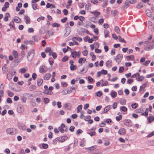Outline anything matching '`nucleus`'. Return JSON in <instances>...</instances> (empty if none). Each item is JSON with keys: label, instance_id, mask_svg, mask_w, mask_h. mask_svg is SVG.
Wrapping results in <instances>:
<instances>
[{"label": "nucleus", "instance_id": "1", "mask_svg": "<svg viewBox=\"0 0 154 154\" xmlns=\"http://www.w3.org/2000/svg\"><path fill=\"white\" fill-rule=\"evenodd\" d=\"M136 2V0H127L125 1L124 5L122 7L121 9L125 10L129 7L130 4L135 3Z\"/></svg>", "mask_w": 154, "mask_h": 154}, {"label": "nucleus", "instance_id": "2", "mask_svg": "<svg viewBox=\"0 0 154 154\" xmlns=\"http://www.w3.org/2000/svg\"><path fill=\"white\" fill-rule=\"evenodd\" d=\"M34 56L33 50H30L27 56L28 60L29 61H31L33 59Z\"/></svg>", "mask_w": 154, "mask_h": 154}, {"label": "nucleus", "instance_id": "3", "mask_svg": "<svg viewBox=\"0 0 154 154\" xmlns=\"http://www.w3.org/2000/svg\"><path fill=\"white\" fill-rule=\"evenodd\" d=\"M58 129L59 131L62 133H64L65 131H68L67 128L63 124H61L60 126L58 128Z\"/></svg>", "mask_w": 154, "mask_h": 154}, {"label": "nucleus", "instance_id": "4", "mask_svg": "<svg viewBox=\"0 0 154 154\" xmlns=\"http://www.w3.org/2000/svg\"><path fill=\"white\" fill-rule=\"evenodd\" d=\"M80 52H77L76 51H74L71 53L72 57L74 58H75L76 57H79L80 56Z\"/></svg>", "mask_w": 154, "mask_h": 154}, {"label": "nucleus", "instance_id": "5", "mask_svg": "<svg viewBox=\"0 0 154 154\" xmlns=\"http://www.w3.org/2000/svg\"><path fill=\"white\" fill-rule=\"evenodd\" d=\"M122 55L121 54L118 55L116 57V60L119 64L121 61L122 58Z\"/></svg>", "mask_w": 154, "mask_h": 154}, {"label": "nucleus", "instance_id": "6", "mask_svg": "<svg viewBox=\"0 0 154 154\" xmlns=\"http://www.w3.org/2000/svg\"><path fill=\"white\" fill-rule=\"evenodd\" d=\"M124 125L128 126H132V122L129 119H125L123 122Z\"/></svg>", "mask_w": 154, "mask_h": 154}, {"label": "nucleus", "instance_id": "7", "mask_svg": "<svg viewBox=\"0 0 154 154\" xmlns=\"http://www.w3.org/2000/svg\"><path fill=\"white\" fill-rule=\"evenodd\" d=\"M65 30L66 31V32L64 34V36L65 37H66L69 35V34H70V32H71L70 29V27H66L65 28Z\"/></svg>", "mask_w": 154, "mask_h": 154}, {"label": "nucleus", "instance_id": "8", "mask_svg": "<svg viewBox=\"0 0 154 154\" xmlns=\"http://www.w3.org/2000/svg\"><path fill=\"white\" fill-rule=\"evenodd\" d=\"M43 93L48 95H51L53 94V93L52 91L48 90V89L47 90H44Z\"/></svg>", "mask_w": 154, "mask_h": 154}, {"label": "nucleus", "instance_id": "9", "mask_svg": "<svg viewBox=\"0 0 154 154\" xmlns=\"http://www.w3.org/2000/svg\"><path fill=\"white\" fill-rule=\"evenodd\" d=\"M111 108V106H108L105 107L104 109V110L102 112L103 113H105L107 112Z\"/></svg>", "mask_w": 154, "mask_h": 154}, {"label": "nucleus", "instance_id": "10", "mask_svg": "<svg viewBox=\"0 0 154 154\" xmlns=\"http://www.w3.org/2000/svg\"><path fill=\"white\" fill-rule=\"evenodd\" d=\"M24 18L26 20V23L27 24H29L30 23V19L27 15L24 16Z\"/></svg>", "mask_w": 154, "mask_h": 154}, {"label": "nucleus", "instance_id": "11", "mask_svg": "<svg viewBox=\"0 0 154 154\" xmlns=\"http://www.w3.org/2000/svg\"><path fill=\"white\" fill-rule=\"evenodd\" d=\"M154 48V45H149L148 47L144 48V50L146 51H149Z\"/></svg>", "mask_w": 154, "mask_h": 154}, {"label": "nucleus", "instance_id": "12", "mask_svg": "<svg viewBox=\"0 0 154 154\" xmlns=\"http://www.w3.org/2000/svg\"><path fill=\"white\" fill-rule=\"evenodd\" d=\"M15 22L17 23H21V21L20 19L17 17H14V18L12 20Z\"/></svg>", "mask_w": 154, "mask_h": 154}, {"label": "nucleus", "instance_id": "13", "mask_svg": "<svg viewBox=\"0 0 154 154\" xmlns=\"http://www.w3.org/2000/svg\"><path fill=\"white\" fill-rule=\"evenodd\" d=\"M13 129L12 128H7L6 130L7 133L10 135H12L13 132Z\"/></svg>", "mask_w": 154, "mask_h": 154}, {"label": "nucleus", "instance_id": "14", "mask_svg": "<svg viewBox=\"0 0 154 154\" xmlns=\"http://www.w3.org/2000/svg\"><path fill=\"white\" fill-rule=\"evenodd\" d=\"M118 133L119 134H125V129L124 128H122L119 130Z\"/></svg>", "mask_w": 154, "mask_h": 154}, {"label": "nucleus", "instance_id": "15", "mask_svg": "<svg viewBox=\"0 0 154 154\" xmlns=\"http://www.w3.org/2000/svg\"><path fill=\"white\" fill-rule=\"evenodd\" d=\"M112 61L111 60H108L106 63V66L108 67H110L112 66Z\"/></svg>", "mask_w": 154, "mask_h": 154}, {"label": "nucleus", "instance_id": "16", "mask_svg": "<svg viewBox=\"0 0 154 154\" xmlns=\"http://www.w3.org/2000/svg\"><path fill=\"white\" fill-rule=\"evenodd\" d=\"M45 67L44 66H42L40 67L39 72H40L44 73L46 72V71L45 69Z\"/></svg>", "mask_w": 154, "mask_h": 154}, {"label": "nucleus", "instance_id": "17", "mask_svg": "<svg viewBox=\"0 0 154 154\" xmlns=\"http://www.w3.org/2000/svg\"><path fill=\"white\" fill-rule=\"evenodd\" d=\"M2 70L3 72L4 73H7L8 71V68L5 65H4L2 67Z\"/></svg>", "mask_w": 154, "mask_h": 154}, {"label": "nucleus", "instance_id": "18", "mask_svg": "<svg viewBox=\"0 0 154 154\" xmlns=\"http://www.w3.org/2000/svg\"><path fill=\"white\" fill-rule=\"evenodd\" d=\"M147 120L149 123H151L154 120V116H149L147 118Z\"/></svg>", "mask_w": 154, "mask_h": 154}, {"label": "nucleus", "instance_id": "19", "mask_svg": "<svg viewBox=\"0 0 154 154\" xmlns=\"http://www.w3.org/2000/svg\"><path fill=\"white\" fill-rule=\"evenodd\" d=\"M72 40L73 41H75L76 40L79 41L81 42L82 41V39L79 37H73L72 38Z\"/></svg>", "mask_w": 154, "mask_h": 154}, {"label": "nucleus", "instance_id": "20", "mask_svg": "<svg viewBox=\"0 0 154 154\" xmlns=\"http://www.w3.org/2000/svg\"><path fill=\"white\" fill-rule=\"evenodd\" d=\"M9 26L11 28H12L13 29H15L14 24L13 20H12L11 22L9 24Z\"/></svg>", "mask_w": 154, "mask_h": 154}, {"label": "nucleus", "instance_id": "21", "mask_svg": "<svg viewBox=\"0 0 154 154\" xmlns=\"http://www.w3.org/2000/svg\"><path fill=\"white\" fill-rule=\"evenodd\" d=\"M51 76V75L50 73L47 74L44 77V79L45 80H48L50 78Z\"/></svg>", "mask_w": 154, "mask_h": 154}, {"label": "nucleus", "instance_id": "22", "mask_svg": "<svg viewBox=\"0 0 154 154\" xmlns=\"http://www.w3.org/2000/svg\"><path fill=\"white\" fill-rule=\"evenodd\" d=\"M126 59L128 61H129L130 60H134V56L130 55L126 57Z\"/></svg>", "mask_w": 154, "mask_h": 154}, {"label": "nucleus", "instance_id": "23", "mask_svg": "<svg viewBox=\"0 0 154 154\" xmlns=\"http://www.w3.org/2000/svg\"><path fill=\"white\" fill-rule=\"evenodd\" d=\"M43 82V80L42 79H38L37 81V85L38 86L41 85Z\"/></svg>", "mask_w": 154, "mask_h": 154}, {"label": "nucleus", "instance_id": "24", "mask_svg": "<svg viewBox=\"0 0 154 154\" xmlns=\"http://www.w3.org/2000/svg\"><path fill=\"white\" fill-rule=\"evenodd\" d=\"M146 14L147 16L151 17L152 15V12L149 10H146Z\"/></svg>", "mask_w": 154, "mask_h": 154}, {"label": "nucleus", "instance_id": "25", "mask_svg": "<svg viewBox=\"0 0 154 154\" xmlns=\"http://www.w3.org/2000/svg\"><path fill=\"white\" fill-rule=\"evenodd\" d=\"M90 13L91 14H93L96 17H97L100 14V12L97 11L91 12Z\"/></svg>", "mask_w": 154, "mask_h": 154}, {"label": "nucleus", "instance_id": "26", "mask_svg": "<svg viewBox=\"0 0 154 154\" xmlns=\"http://www.w3.org/2000/svg\"><path fill=\"white\" fill-rule=\"evenodd\" d=\"M13 55L15 58H16L18 56V53L15 50H14L12 52Z\"/></svg>", "mask_w": 154, "mask_h": 154}, {"label": "nucleus", "instance_id": "27", "mask_svg": "<svg viewBox=\"0 0 154 154\" xmlns=\"http://www.w3.org/2000/svg\"><path fill=\"white\" fill-rule=\"evenodd\" d=\"M6 16L4 18V20L5 21H7L8 20V17H10V15L9 13H6L5 14Z\"/></svg>", "mask_w": 154, "mask_h": 154}, {"label": "nucleus", "instance_id": "28", "mask_svg": "<svg viewBox=\"0 0 154 154\" xmlns=\"http://www.w3.org/2000/svg\"><path fill=\"white\" fill-rule=\"evenodd\" d=\"M64 106L67 109H69L70 108L71 105L69 103H65L64 105Z\"/></svg>", "mask_w": 154, "mask_h": 154}, {"label": "nucleus", "instance_id": "29", "mask_svg": "<svg viewBox=\"0 0 154 154\" xmlns=\"http://www.w3.org/2000/svg\"><path fill=\"white\" fill-rule=\"evenodd\" d=\"M82 105H79L77 108V112H80L82 109Z\"/></svg>", "mask_w": 154, "mask_h": 154}, {"label": "nucleus", "instance_id": "30", "mask_svg": "<svg viewBox=\"0 0 154 154\" xmlns=\"http://www.w3.org/2000/svg\"><path fill=\"white\" fill-rule=\"evenodd\" d=\"M104 36L105 38H106L109 36V34L108 30H105L104 31Z\"/></svg>", "mask_w": 154, "mask_h": 154}, {"label": "nucleus", "instance_id": "31", "mask_svg": "<svg viewBox=\"0 0 154 154\" xmlns=\"http://www.w3.org/2000/svg\"><path fill=\"white\" fill-rule=\"evenodd\" d=\"M36 88V86L34 85H32L30 86L29 89V90L32 91L35 90Z\"/></svg>", "mask_w": 154, "mask_h": 154}, {"label": "nucleus", "instance_id": "32", "mask_svg": "<svg viewBox=\"0 0 154 154\" xmlns=\"http://www.w3.org/2000/svg\"><path fill=\"white\" fill-rule=\"evenodd\" d=\"M68 137L67 136H62L61 137V140H60V141L61 142H63V141H64Z\"/></svg>", "mask_w": 154, "mask_h": 154}, {"label": "nucleus", "instance_id": "33", "mask_svg": "<svg viewBox=\"0 0 154 154\" xmlns=\"http://www.w3.org/2000/svg\"><path fill=\"white\" fill-rule=\"evenodd\" d=\"M115 30L117 33L118 34L120 33V30L118 26H116L115 27Z\"/></svg>", "mask_w": 154, "mask_h": 154}, {"label": "nucleus", "instance_id": "34", "mask_svg": "<svg viewBox=\"0 0 154 154\" xmlns=\"http://www.w3.org/2000/svg\"><path fill=\"white\" fill-rule=\"evenodd\" d=\"M26 71V70L24 68H21L19 70V72L21 73H25Z\"/></svg>", "mask_w": 154, "mask_h": 154}, {"label": "nucleus", "instance_id": "35", "mask_svg": "<svg viewBox=\"0 0 154 154\" xmlns=\"http://www.w3.org/2000/svg\"><path fill=\"white\" fill-rule=\"evenodd\" d=\"M52 26L53 27H58L60 26V25L59 23H54L52 24Z\"/></svg>", "mask_w": 154, "mask_h": 154}, {"label": "nucleus", "instance_id": "36", "mask_svg": "<svg viewBox=\"0 0 154 154\" xmlns=\"http://www.w3.org/2000/svg\"><path fill=\"white\" fill-rule=\"evenodd\" d=\"M32 6L34 10H35L37 8V5L36 3H32Z\"/></svg>", "mask_w": 154, "mask_h": 154}, {"label": "nucleus", "instance_id": "37", "mask_svg": "<svg viewBox=\"0 0 154 154\" xmlns=\"http://www.w3.org/2000/svg\"><path fill=\"white\" fill-rule=\"evenodd\" d=\"M120 103L122 105H125L126 103V101L125 99H122L120 100Z\"/></svg>", "mask_w": 154, "mask_h": 154}, {"label": "nucleus", "instance_id": "38", "mask_svg": "<svg viewBox=\"0 0 154 154\" xmlns=\"http://www.w3.org/2000/svg\"><path fill=\"white\" fill-rule=\"evenodd\" d=\"M117 95V93L115 91H114L112 92L111 94V96L113 98H115L116 97Z\"/></svg>", "mask_w": 154, "mask_h": 154}, {"label": "nucleus", "instance_id": "39", "mask_svg": "<svg viewBox=\"0 0 154 154\" xmlns=\"http://www.w3.org/2000/svg\"><path fill=\"white\" fill-rule=\"evenodd\" d=\"M69 59V57L67 56H64L62 59V61L63 62H65L67 61Z\"/></svg>", "mask_w": 154, "mask_h": 154}, {"label": "nucleus", "instance_id": "40", "mask_svg": "<svg viewBox=\"0 0 154 154\" xmlns=\"http://www.w3.org/2000/svg\"><path fill=\"white\" fill-rule=\"evenodd\" d=\"M73 42H70L69 43V45H70V46L74 45H79V43L78 42H76L75 41H73Z\"/></svg>", "mask_w": 154, "mask_h": 154}, {"label": "nucleus", "instance_id": "41", "mask_svg": "<svg viewBox=\"0 0 154 154\" xmlns=\"http://www.w3.org/2000/svg\"><path fill=\"white\" fill-rule=\"evenodd\" d=\"M8 96L10 97H13L14 95V93L13 92L10 91H8Z\"/></svg>", "mask_w": 154, "mask_h": 154}, {"label": "nucleus", "instance_id": "42", "mask_svg": "<svg viewBox=\"0 0 154 154\" xmlns=\"http://www.w3.org/2000/svg\"><path fill=\"white\" fill-rule=\"evenodd\" d=\"M76 66L74 65H70V69L71 70L73 71L75 69Z\"/></svg>", "mask_w": 154, "mask_h": 154}, {"label": "nucleus", "instance_id": "43", "mask_svg": "<svg viewBox=\"0 0 154 154\" xmlns=\"http://www.w3.org/2000/svg\"><path fill=\"white\" fill-rule=\"evenodd\" d=\"M21 55L22 56V57L21 58L20 60V62L23 59L24 56L25 55V52L23 51V50H22L21 53Z\"/></svg>", "mask_w": 154, "mask_h": 154}, {"label": "nucleus", "instance_id": "44", "mask_svg": "<svg viewBox=\"0 0 154 154\" xmlns=\"http://www.w3.org/2000/svg\"><path fill=\"white\" fill-rule=\"evenodd\" d=\"M140 76L139 73L137 72V73H135V74H134L133 75L131 76V77L134 78L136 77L137 76Z\"/></svg>", "mask_w": 154, "mask_h": 154}, {"label": "nucleus", "instance_id": "45", "mask_svg": "<svg viewBox=\"0 0 154 154\" xmlns=\"http://www.w3.org/2000/svg\"><path fill=\"white\" fill-rule=\"evenodd\" d=\"M49 99L48 98H45L44 99V102L45 104L48 103L49 101Z\"/></svg>", "mask_w": 154, "mask_h": 154}, {"label": "nucleus", "instance_id": "46", "mask_svg": "<svg viewBox=\"0 0 154 154\" xmlns=\"http://www.w3.org/2000/svg\"><path fill=\"white\" fill-rule=\"evenodd\" d=\"M142 116H147L148 115V109H146V110L144 113H142Z\"/></svg>", "mask_w": 154, "mask_h": 154}, {"label": "nucleus", "instance_id": "47", "mask_svg": "<svg viewBox=\"0 0 154 154\" xmlns=\"http://www.w3.org/2000/svg\"><path fill=\"white\" fill-rule=\"evenodd\" d=\"M121 109L122 111L125 112H126L127 111V108L125 106H122L121 108Z\"/></svg>", "mask_w": 154, "mask_h": 154}, {"label": "nucleus", "instance_id": "48", "mask_svg": "<svg viewBox=\"0 0 154 154\" xmlns=\"http://www.w3.org/2000/svg\"><path fill=\"white\" fill-rule=\"evenodd\" d=\"M146 87V85L145 84H143L142 85L140 86V91H141L142 90L144 89Z\"/></svg>", "mask_w": 154, "mask_h": 154}, {"label": "nucleus", "instance_id": "49", "mask_svg": "<svg viewBox=\"0 0 154 154\" xmlns=\"http://www.w3.org/2000/svg\"><path fill=\"white\" fill-rule=\"evenodd\" d=\"M6 101L8 103H12V101L11 99L9 97H8L7 98Z\"/></svg>", "mask_w": 154, "mask_h": 154}, {"label": "nucleus", "instance_id": "50", "mask_svg": "<svg viewBox=\"0 0 154 154\" xmlns=\"http://www.w3.org/2000/svg\"><path fill=\"white\" fill-rule=\"evenodd\" d=\"M122 119V115H120L119 116H117L116 117V119L117 121H120Z\"/></svg>", "mask_w": 154, "mask_h": 154}, {"label": "nucleus", "instance_id": "51", "mask_svg": "<svg viewBox=\"0 0 154 154\" xmlns=\"http://www.w3.org/2000/svg\"><path fill=\"white\" fill-rule=\"evenodd\" d=\"M42 146L43 149H46L48 147V145L47 144L43 143L42 144Z\"/></svg>", "mask_w": 154, "mask_h": 154}, {"label": "nucleus", "instance_id": "52", "mask_svg": "<svg viewBox=\"0 0 154 154\" xmlns=\"http://www.w3.org/2000/svg\"><path fill=\"white\" fill-rule=\"evenodd\" d=\"M51 55H52L53 58L54 59L56 58L57 57V54L55 52H52L51 53Z\"/></svg>", "mask_w": 154, "mask_h": 154}, {"label": "nucleus", "instance_id": "53", "mask_svg": "<svg viewBox=\"0 0 154 154\" xmlns=\"http://www.w3.org/2000/svg\"><path fill=\"white\" fill-rule=\"evenodd\" d=\"M91 118V116H86L84 118V120L86 121H88Z\"/></svg>", "mask_w": 154, "mask_h": 154}, {"label": "nucleus", "instance_id": "54", "mask_svg": "<svg viewBox=\"0 0 154 154\" xmlns=\"http://www.w3.org/2000/svg\"><path fill=\"white\" fill-rule=\"evenodd\" d=\"M124 70V68L123 67H120L119 70V73L122 72Z\"/></svg>", "mask_w": 154, "mask_h": 154}, {"label": "nucleus", "instance_id": "55", "mask_svg": "<svg viewBox=\"0 0 154 154\" xmlns=\"http://www.w3.org/2000/svg\"><path fill=\"white\" fill-rule=\"evenodd\" d=\"M88 134H89L91 136H95L96 135V133L95 131H93L91 132H88Z\"/></svg>", "mask_w": 154, "mask_h": 154}, {"label": "nucleus", "instance_id": "56", "mask_svg": "<svg viewBox=\"0 0 154 154\" xmlns=\"http://www.w3.org/2000/svg\"><path fill=\"white\" fill-rule=\"evenodd\" d=\"M104 19L102 18L100 19L98 21V23L100 25H102L104 22Z\"/></svg>", "mask_w": 154, "mask_h": 154}, {"label": "nucleus", "instance_id": "57", "mask_svg": "<svg viewBox=\"0 0 154 154\" xmlns=\"http://www.w3.org/2000/svg\"><path fill=\"white\" fill-rule=\"evenodd\" d=\"M20 100L23 103H25L26 101V98L24 97H22L21 98Z\"/></svg>", "mask_w": 154, "mask_h": 154}, {"label": "nucleus", "instance_id": "58", "mask_svg": "<svg viewBox=\"0 0 154 154\" xmlns=\"http://www.w3.org/2000/svg\"><path fill=\"white\" fill-rule=\"evenodd\" d=\"M61 93L63 95H66L68 94V91L66 89H65L61 92Z\"/></svg>", "mask_w": 154, "mask_h": 154}, {"label": "nucleus", "instance_id": "59", "mask_svg": "<svg viewBox=\"0 0 154 154\" xmlns=\"http://www.w3.org/2000/svg\"><path fill=\"white\" fill-rule=\"evenodd\" d=\"M101 72V74H103L106 75L107 73V71L104 69L102 70Z\"/></svg>", "mask_w": 154, "mask_h": 154}, {"label": "nucleus", "instance_id": "60", "mask_svg": "<svg viewBox=\"0 0 154 154\" xmlns=\"http://www.w3.org/2000/svg\"><path fill=\"white\" fill-rule=\"evenodd\" d=\"M45 19V17H41L38 18L37 20V21L38 22H39L41 20H44Z\"/></svg>", "mask_w": 154, "mask_h": 154}, {"label": "nucleus", "instance_id": "61", "mask_svg": "<svg viewBox=\"0 0 154 154\" xmlns=\"http://www.w3.org/2000/svg\"><path fill=\"white\" fill-rule=\"evenodd\" d=\"M102 93L101 91H98L96 92V95L99 97H100L102 94Z\"/></svg>", "mask_w": 154, "mask_h": 154}, {"label": "nucleus", "instance_id": "62", "mask_svg": "<svg viewBox=\"0 0 154 154\" xmlns=\"http://www.w3.org/2000/svg\"><path fill=\"white\" fill-rule=\"evenodd\" d=\"M143 5L141 3H140L139 4L137 5L136 6V7L138 9H140L142 7H143Z\"/></svg>", "mask_w": 154, "mask_h": 154}, {"label": "nucleus", "instance_id": "63", "mask_svg": "<svg viewBox=\"0 0 154 154\" xmlns=\"http://www.w3.org/2000/svg\"><path fill=\"white\" fill-rule=\"evenodd\" d=\"M67 18L66 17H65L63 19H61V21L62 23H65L66 21L67 20Z\"/></svg>", "mask_w": 154, "mask_h": 154}, {"label": "nucleus", "instance_id": "64", "mask_svg": "<svg viewBox=\"0 0 154 154\" xmlns=\"http://www.w3.org/2000/svg\"><path fill=\"white\" fill-rule=\"evenodd\" d=\"M18 154H25L24 150L23 149H21L18 152Z\"/></svg>", "mask_w": 154, "mask_h": 154}]
</instances>
